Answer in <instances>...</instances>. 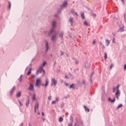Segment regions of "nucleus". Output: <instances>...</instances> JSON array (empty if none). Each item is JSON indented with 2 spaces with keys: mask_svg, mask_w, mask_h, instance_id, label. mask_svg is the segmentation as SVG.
<instances>
[{
  "mask_svg": "<svg viewBox=\"0 0 126 126\" xmlns=\"http://www.w3.org/2000/svg\"><path fill=\"white\" fill-rule=\"evenodd\" d=\"M51 96H49V97H48V100H51Z\"/></svg>",
  "mask_w": 126,
  "mask_h": 126,
  "instance_id": "obj_36",
  "label": "nucleus"
},
{
  "mask_svg": "<svg viewBox=\"0 0 126 126\" xmlns=\"http://www.w3.org/2000/svg\"><path fill=\"white\" fill-rule=\"evenodd\" d=\"M53 32V30H52L51 31V32H50V34H49V35H50L51 33H52V32Z\"/></svg>",
  "mask_w": 126,
  "mask_h": 126,
  "instance_id": "obj_37",
  "label": "nucleus"
},
{
  "mask_svg": "<svg viewBox=\"0 0 126 126\" xmlns=\"http://www.w3.org/2000/svg\"><path fill=\"white\" fill-rule=\"evenodd\" d=\"M109 100L111 102V103H114L116 101V99L114 97L113 100H111L110 98H109Z\"/></svg>",
  "mask_w": 126,
  "mask_h": 126,
  "instance_id": "obj_12",
  "label": "nucleus"
},
{
  "mask_svg": "<svg viewBox=\"0 0 126 126\" xmlns=\"http://www.w3.org/2000/svg\"><path fill=\"white\" fill-rule=\"evenodd\" d=\"M49 83V80L47 78H46L45 80V83L42 84V86H44V87H47V86H48Z\"/></svg>",
  "mask_w": 126,
  "mask_h": 126,
  "instance_id": "obj_3",
  "label": "nucleus"
},
{
  "mask_svg": "<svg viewBox=\"0 0 126 126\" xmlns=\"http://www.w3.org/2000/svg\"><path fill=\"white\" fill-rule=\"evenodd\" d=\"M51 81H52L51 86H52V85L56 86L57 84V80H56L54 78H52L51 79Z\"/></svg>",
  "mask_w": 126,
  "mask_h": 126,
  "instance_id": "obj_2",
  "label": "nucleus"
},
{
  "mask_svg": "<svg viewBox=\"0 0 126 126\" xmlns=\"http://www.w3.org/2000/svg\"><path fill=\"white\" fill-rule=\"evenodd\" d=\"M56 39H57V37L56 35H53L51 38V39L53 41H55V40H56Z\"/></svg>",
  "mask_w": 126,
  "mask_h": 126,
  "instance_id": "obj_10",
  "label": "nucleus"
},
{
  "mask_svg": "<svg viewBox=\"0 0 126 126\" xmlns=\"http://www.w3.org/2000/svg\"><path fill=\"white\" fill-rule=\"evenodd\" d=\"M41 83V80L40 79H37L36 82V86H40Z\"/></svg>",
  "mask_w": 126,
  "mask_h": 126,
  "instance_id": "obj_4",
  "label": "nucleus"
},
{
  "mask_svg": "<svg viewBox=\"0 0 126 126\" xmlns=\"http://www.w3.org/2000/svg\"><path fill=\"white\" fill-rule=\"evenodd\" d=\"M122 107H123L122 104L119 105V106L118 107V109H119L120 108H122Z\"/></svg>",
  "mask_w": 126,
  "mask_h": 126,
  "instance_id": "obj_26",
  "label": "nucleus"
},
{
  "mask_svg": "<svg viewBox=\"0 0 126 126\" xmlns=\"http://www.w3.org/2000/svg\"><path fill=\"white\" fill-rule=\"evenodd\" d=\"M81 16H82V18L83 19H84V18H85V17H84V13H82L81 14Z\"/></svg>",
  "mask_w": 126,
  "mask_h": 126,
  "instance_id": "obj_27",
  "label": "nucleus"
},
{
  "mask_svg": "<svg viewBox=\"0 0 126 126\" xmlns=\"http://www.w3.org/2000/svg\"><path fill=\"white\" fill-rule=\"evenodd\" d=\"M22 75H21L20 76V79H19V80H20V81H22Z\"/></svg>",
  "mask_w": 126,
  "mask_h": 126,
  "instance_id": "obj_32",
  "label": "nucleus"
},
{
  "mask_svg": "<svg viewBox=\"0 0 126 126\" xmlns=\"http://www.w3.org/2000/svg\"><path fill=\"white\" fill-rule=\"evenodd\" d=\"M124 31V28H120V29L119 30V32H123Z\"/></svg>",
  "mask_w": 126,
  "mask_h": 126,
  "instance_id": "obj_21",
  "label": "nucleus"
},
{
  "mask_svg": "<svg viewBox=\"0 0 126 126\" xmlns=\"http://www.w3.org/2000/svg\"><path fill=\"white\" fill-rule=\"evenodd\" d=\"M67 4V2L66 1H64L63 4V7H65Z\"/></svg>",
  "mask_w": 126,
  "mask_h": 126,
  "instance_id": "obj_13",
  "label": "nucleus"
},
{
  "mask_svg": "<svg viewBox=\"0 0 126 126\" xmlns=\"http://www.w3.org/2000/svg\"><path fill=\"white\" fill-rule=\"evenodd\" d=\"M62 34L63 35V33H62Z\"/></svg>",
  "mask_w": 126,
  "mask_h": 126,
  "instance_id": "obj_51",
  "label": "nucleus"
},
{
  "mask_svg": "<svg viewBox=\"0 0 126 126\" xmlns=\"http://www.w3.org/2000/svg\"><path fill=\"white\" fill-rule=\"evenodd\" d=\"M55 26H56V22L53 21V27H54Z\"/></svg>",
  "mask_w": 126,
  "mask_h": 126,
  "instance_id": "obj_28",
  "label": "nucleus"
},
{
  "mask_svg": "<svg viewBox=\"0 0 126 126\" xmlns=\"http://www.w3.org/2000/svg\"><path fill=\"white\" fill-rule=\"evenodd\" d=\"M42 116H44V112H42Z\"/></svg>",
  "mask_w": 126,
  "mask_h": 126,
  "instance_id": "obj_41",
  "label": "nucleus"
},
{
  "mask_svg": "<svg viewBox=\"0 0 126 126\" xmlns=\"http://www.w3.org/2000/svg\"><path fill=\"white\" fill-rule=\"evenodd\" d=\"M43 71V73L45 74V71L43 70V67L41 66L40 68L36 71V74H39V73H41Z\"/></svg>",
  "mask_w": 126,
  "mask_h": 126,
  "instance_id": "obj_1",
  "label": "nucleus"
},
{
  "mask_svg": "<svg viewBox=\"0 0 126 126\" xmlns=\"http://www.w3.org/2000/svg\"><path fill=\"white\" fill-rule=\"evenodd\" d=\"M19 103H20V106H21V107H22V105H23L22 103L21 102H20V100H19Z\"/></svg>",
  "mask_w": 126,
  "mask_h": 126,
  "instance_id": "obj_31",
  "label": "nucleus"
},
{
  "mask_svg": "<svg viewBox=\"0 0 126 126\" xmlns=\"http://www.w3.org/2000/svg\"><path fill=\"white\" fill-rule=\"evenodd\" d=\"M63 121V119L62 117L59 118V122L62 123Z\"/></svg>",
  "mask_w": 126,
  "mask_h": 126,
  "instance_id": "obj_22",
  "label": "nucleus"
},
{
  "mask_svg": "<svg viewBox=\"0 0 126 126\" xmlns=\"http://www.w3.org/2000/svg\"><path fill=\"white\" fill-rule=\"evenodd\" d=\"M39 104L38 103H36L34 106L35 112L36 110L38 109Z\"/></svg>",
  "mask_w": 126,
  "mask_h": 126,
  "instance_id": "obj_8",
  "label": "nucleus"
},
{
  "mask_svg": "<svg viewBox=\"0 0 126 126\" xmlns=\"http://www.w3.org/2000/svg\"><path fill=\"white\" fill-rule=\"evenodd\" d=\"M32 70V68H30L29 72L27 73V75H30V74L31 73Z\"/></svg>",
  "mask_w": 126,
  "mask_h": 126,
  "instance_id": "obj_17",
  "label": "nucleus"
},
{
  "mask_svg": "<svg viewBox=\"0 0 126 126\" xmlns=\"http://www.w3.org/2000/svg\"><path fill=\"white\" fill-rule=\"evenodd\" d=\"M100 45H102V43L101 42L100 43Z\"/></svg>",
  "mask_w": 126,
  "mask_h": 126,
  "instance_id": "obj_47",
  "label": "nucleus"
},
{
  "mask_svg": "<svg viewBox=\"0 0 126 126\" xmlns=\"http://www.w3.org/2000/svg\"><path fill=\"white\" fill-rule=\"evenodd\" d=\"M68 126H72V123L69 124Z\"/></svg>",
  "mask_w": 126,
  "mask_h": 126,
  "instance_id": "obj_34",
  "label": "nucleus"
},
{
  "mask_svg": "<svg viewBox=\"0 0 126 126\" xmlns=\"http://www.w3.org/2000/svg\"><path fill=\"white\" fill-rule=\"evenodd\" d=\"M29 103H30V101H29V100H28V101H27V103H26V106H29Z\"/></svg>",
  "mask_w": 126,
  "mask_h": 126,
  "instance_id": "obj_30",
  "label": "nucleus"
},
{
  "mask_svg": "<svg viewBox=\"0 0 126 126\" xmlns=\"http://www.w3.org/2000/svg\"><path fill=\"white\" fill-rule=\"evenodd\" d=\"M70 88H74V84L71 85Z\"/></svg>",
  "mask_w": 126,
  "mask_h": 126,
  "instance_id": "obj_29",
  "label": "nucleus"
},
{
  "mask_svg": "<svg viewBox=\"0 0 126 126\" xmlns=\"http://www.w3.org/2000/svg\"><path fill=\"white\" fill-rule=\"evenodd\" d=\"M106 45H107V46H109V43H110L109 40H108V39H106Z\"/></svg>",
  "mask_w": 126,
  "mask_h": 126,
  "instance_id": "obj_16",
  "label": "nucleus"
},
{
  "mask_svg": "<svg viewBox=\"0 0 126 126\" xmlns=\"http://www.w3.org/2000/svg\"><path fill=\"white\" fill-rule=\"evenodd\" d=\"M113 64H112L110 66V69H112V67H113Z\"/></svg>",
  "mask_w": 126,
  "mask_h": 126,
  "instance_id": "obj_33",
  "label": "nucleus"
},
{
  "mask_svg": "<svg viewBox=\"0 0 126 126\" xmlns=\"http://www.w3.org/2000/svg\"><path fill=\"white\" fill-rule=\"evenodd\" d=\"M10 6H11V3L10 2H9V9L10 8Z\"/></svg>",
  "mask_w": 126,
  "mask_h": 126,
  "instance_id": "obj_35",
  "label": "nucleus"
},
{
  "mask_svg": "<svg viewBox=\"0 0 126 126\" xmlns=\"http://www.w3.org/2000/svg\"><path fill=\"white\" fill-rule=\"evenodd\" d=\"M42 119H43V122H44V121H45V118H42Z\"/></svg>",
  "mask_w": 126,
  "mask_h": 126,
  "instance_id": "obj_44",
  "label": "nucleus"
},
{
  "mask_svg": "<svg viewBox=\"0 0 126 126\" xmlns=\"http://www.w3.org/2000/svg\"><path fill=\"white\" fill-rule=\"evenodd\" d=\"M14 90H15V88H12V91H14Z\"/></svg>",
  "mask_w": 126,
  "mask_h": 126,
  "instance_id": "obj_43",
  "label": "nucleus"
},
{
  "mask_svg": "<svg viewBox=\"0 0 126 126\" xmlns=\"http://www.w3.org/2000/svg\"><path fill=\"white\" fill-rule=\"evenodd\" d=\"M124 69H125V70H126V64L125 65Z\"/></svg>",
  "mask_w": 126,
  "mask_h": 126,
  "instance_id": "obj_38",
  "label": "nucleus"
},
{
  "mask_svg": "<svg viewBox=\"0 0 126 126\" xmlns=\"http://www.w3.org/2000/svg\"><path fill=\"white\" fill-rule=\"evenodd\" d=\"M59 101V98L57 97L56 100L53 101L52 102V104H55L57 103Z\"/></svg>",
  "mask_w": 126,
  "mask_h": 126,
  "instance_id": "obj_6",
  "label": "nucleus"
},
{
  "mask_svg": "<svg viewBox=\"0 0 126 126\" xmlns=\"http://www.w3.org/2000/svg\"><path fill=\"white\" fill-rule=\"evenodd\" d=\"M122 1L123 2V3H124V0H122Z\"/></svg>",
  "mask_w": 126,
  "mask_h": 126,
  "instance_id": "obj_46",
  "label": "nucleus"
},
{
  "mask_svg": "<svg viewBox=\"0 0 126 126\" xmlns=\"http://www.w3.org/2000/svg\"><path fill=\"white\" fill-rule=\"evenodd\" d=\"M120 94V92L119 90H118V92H117L116 93V95L117 96L116 97L117 99H119L118 96H119Z\"/></svg>",
  "mask_w": 126,
  "mask_h": 126,
  "instance_id": "obj_9",
  "label": "nucleus"
},
{
  "mask_svg": "<svg viewBox=\"0 0 126 126\" xmlns=\"http://www.w3.org/2000/svg\"><path fill=\"white\" fill-rule=\"evenodd\" d=\"M104 58L105 60H106L107 58V55L106 53H105Z\"/></svg>",
  "mask_w": 126,
  "mask_h": 126,
  "instance_id": "obj_25",
  "label": "nucleus"
},
{
  "mask_svg": "<svg viewBox=\"0 0 126 126\" xmlns=\"http://www.w3.org/2000/svg\"><path fill=\"white\" fill-rule=\"evenodd\" d=\"M29 89V90H31L32 91H33V90H34L33 84L32 83H30V86Z\"/></svg>",
  "mask_w": 126,
  "mask_h": 126,
  "instance_id": "obj_5",
  "label": "nucleus"
},
{
  "mask_svg": "<svg viewBox=\"0 0 126 126\" xmlns=\"http://www.w3.org/2000/svg\"><path fill=\"white\" fill-rule=\"evenodd\" d=\"M32 78H33L35 77V75H32Z\"/></svg>",
  "mask_w": 126,
  "mask_h": 126,
  "instance_id": "obj_39",
  "label": "nucleus"
},
{
  "mask_svg": "<svg viewBox=\"0 0 126 126\" xmlns=\"http://www.w3.org/2000/svg\"><path fill=\"white\" fill-rule=\"evenodd\" d=\"M66 86H67V84H66Z\"/></svg>",
  "mask_w": 126,
  "mask_h": 126,
  "instance_id": "obj_50",
  "label": "nucleus"
},
{
  "mask_svg": "<svg viewBox=\"0 0 126 126\" xmlns=\"http://www.w3.org/2000/svg\"><path fill=\"white\" fill-rule=\"evenodd\" d=\"M46 50L47 51L48 49V48H49L48 42H46Z\"/></svg>",
  "mask_w": 126,
  "mask_h": 126,
  "instance_id": "obj_24",
  "label": "nucleus"
},
{
  "mask_svg": "<svg viewBox=\"0 0 126 126\" xmlns=\"http://www.w3.org/2000/svg\"><path fill=\"white\" fill-rule=\"evenodd\" d=\"M35 99H36V98H35V94H34L33 97H32V101H34V100H35Z\"/></svg>",
  "mask_w": 126,
  "mask_h": 126,
  "instance_id": "obj_20",
  "label": "nucleus"
},
{
  "mask_svg": "<svg viewBox=\"0 0 126 126\" xmlns=\"http://www.w3.org/2000/svg\"><path fill=\"white\" fill-rule=\"evenodd\" d=\"M84 25L87 26H90V24L87 22L86 21L84 22Z\"/></svg>",
  "mask_w": 126,
  "mask_h": 126,
  "instance_id": "obj_14",
  "label": "nucleus"
},
{
  "mask_svg": "<svg viewBox=\"0 0 126 126\" xmlns=\"http://www.w3.org/2000/svg\"><path fill=\"white\" fill-rule=\"evenodd\" d=\"M71 13H72L73 15H76L77 16H78L77 13H76V12H74V10H72V11H71Z\"/></svg>",
  "mask_w": 126,
  "mask_h": 126,
  "instance_id": "obj_18",
  "label": "nucleus"
},
{
  "mask_svg": "<svg viewBox=\"0 0 126 126\" xmlns=\"http://www.w3.org/2000/svg\"><path fill=\"white\" fill-rule=\"evenodd\" d=\"M76 63H78V62H77Z\"/></svg>",
  "mask_w": 126,
  "mask_h": 126,
  "instance_id": "obj_49",
  "label": "nucleus"
},
{
  "mask_svg": "<svg viewBox=\"0 0 126 126\" xmlns=\"http://www.w3.org/2000/svg\"><path fill=\"white\" fill-rule=\"evenodd\" d=\"M113 42H114V43H116V42H115V38L113 39Z\"/></svg>",
  "mask_w": 126,
  "mask_h": 126,
  "instance_id": "obj_42",
  "label": "nucleus"
},
{
  "mask_svg": "<svg viewBox=\"0 0 126 126\" xmlns=\"http://www.w3.org/2000/svg\"><path fill=\"white\" fill-rule=\"evenodd\" d=\"M46 61H44L42 64V65H41V66H43V67H44V66H45V65H46Z\"/></svg>",
  "mask_w": 126,
  "mask_h": 126,
  "instance_id": "obj_19",
  "label": "nucleus"
},
{
  "mask_svg": "<svg viewBox=\"0 0 126 126\" xmlns=\"http://www.w3.org/2000/svg\"><path fill=\"white\" fill-rule=\"evenodd\" d=\"M21 95V92H19L17 94H16V97H17L18 98H20V97Z\"/></svg>",
  "mask_w": 126,
  "mask_h": 126,
  "instance_id": "obj_11",
  "label": "nucleus"
},
{
  "mask_svg": "<svg viewBox=\"0 0 126 126\" xmlns=\"http://www.w3.org/2000/svg\"><path fill=\"white\" fill-rule=\"evenodd\" d=\"M37 115H40V113H38Z\"/></svg>",
  "mask_w": 126,
  "mask_h": 126,
  "instance_id": "obj_45",
  "label": "nucleus"
},
{
  "mask_svg": "<svg viewBox=\"0 0 126 126\" xmlns=\"http://www.w3.org/2000/svg\"><path fill=\"white\" fill-rule=\"evenodd\" d=\"M84 108L85 109L86 111H87L88 112H90V109L89 108H87V106H84Z\"/></svg>",
  "mask_w": 126,
  "mask_h": 126,
  "instance_id": "obj_15",
  "label": "nucleus"
},
{
  "mask_svg": "<svg viewBox=\"0 0 126 126\" xmlns=\"http://www.w3.org/2000/svg\"><path fill=\"white\" fill-rule=\"evenodd\" d=\"M61 55H63V53H62L61 54Z\"/></svg>",
  "mask_w": 126,
  "mask_h": 126,
  "instance_id": "obj_48",
  "label": "nucleus"
},
{
  "mask_svg": "<svg viewBox=\"0 0 126 126\" xmlns=\"http://www.w3.org/2000/svg\"><path fill=\"white\" fill-rule=\"evenodd\" d=\"M120 86V85H119L117 86V88H114L113 89V92H115L116 90H117V92H118V90L120 91V90H119V89Z\"/></svg>",
  "mask_w": 126,
  "mask_h": 126,
  "instance_id": "obj_7",
  "label": "nucleus"
},
{
  "mask_svg": "<svg viewBox=\"0 0 126 126\" xmlns=\"http://www.w3.org/2000/svg\"><path fill=\"white\" fill-rule=\"evenodd\" d=\"M69 21L71 22V25L72 26L73 19L72 18H70V19H69Z\"/></svg>",
  "mask_w": 126,
  "mask_h": 126,
  "instance_id": "obj_23",
  "label": "nucleus"
},
{
  "mask_svg": "<svg viewBox=\"0 0 126 126\" xmlns=\"http://www.w3.org/2000/svg\"><path fill=\"white\" fill-rule=\"evenodd\" d=\"M95 42H96V41H95V40H94V41H93V44H95Z\"/></svg>",
  "mask_w": 126,
  "mask_h": 126,
  "instance_id": "obj_40",
  "label": "nucleus"
}]
</instances>
